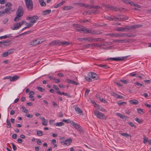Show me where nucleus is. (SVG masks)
I'll return each instance as SVG.
<instances>
[{
	"mask_svg": "<svg viewBox=\"0 0 151 151\" xmlns=\"http://www.w3.org/2000/svg\"><path fill=\"white\" fill-rule=\"evenodd\" d=\"M53 88L55 89V90H57V91H59V88L56 85H54L53 86Z\"/></svg>",
	"mask_w": 151,
	"mask_h": 151,
	"instance_id": "052dcab7",
	"label": "nucleus"
},
{
	"mask_svg": "<svg viewBox=\"0 0 151 151\" xmlns=\"http://www.w3.org/2000/svg\"><path fill=\"white\" fill-rule=\"evenodd\" d=\"M26 7L29 11L32 10L33 8V3L32 0L25 2Z\"/></svg>",
	"mask_w": 151,
	"mask_h": 151,
	"instance_id": "39448f33",
	"label": "nucleus"
},
{
	"mask_svg": "<svg viewBox=\"0 0 151 151\" xmlns=\"http://www.w3.org/2000/svg\"><path fill=\"white\" fill-rule=\"evenodd\" d=\"M68 82L70 83H71V84H74L75 85H77L78 84V83L76 82H75L74 81H73L72 80H70Z\"/></svg>",
	"mask_w": 151,
	"mask_h": 151,
	"instance_id": "79ce46f5",
	"label": "nucleus"
},
{
	"mask_svg": "<svg viewBox=\"0 0 151 151\" xmlns=\"http://www.w3.org/2000/svg\"><path fill=\"white\" fill-rule=\"evenodd\" d=\"M16 16L14 19V21L15 22H17L19 21L21 19L20 17L22 16L18 14H16Z\"/></svg>",
	"mask_w": 151,
	"mask_h": 151,
	"instance_id": "5701e85b",
	"label": "nucleus"
},
{
	"mask_svg": "<svg viewBox=\"0 0 151 151\" xmlns=\"http://www.w3.org/2000/svg\"><path fill=\"white\" fill-rule=\"evenodd\" d=\"M135 120L138 123H142L141 120L139 119L138 118L136 117L135 119Z\"/></svg>",
	"mask_w": 151,
	"mask_h": 151,
	"instance_id": "a18cd8bd",
	"label": "nucleus"
},
{
	"mask_svg": "<svg viewBox=\"0 0 151 151\" xmlns=\"http://www.w3.org/2000/svg\"><path fill=\"white\" fill-rule=\"evenodd\" d=\"M112 35L114 37H119L122 36H125L126 37H131L132 36V35H125V34L124 33H123L122 34H119L117 33H115L113 34Z\"/></svg>",
	"mask_w": 151,
	"mask_h": 151,
	"instance_id": "9b49d317",
	"label": "nucleus"
},
{
	"mask_svg": "<svg viewBox=\"0 0 151 151\" xmlns=\"http://www.w3.org/2000/svg\"><path fill=\"white\" fill-rule=\"evenodd\" d=\"M19 77L16 75H14L13 76L12 78H11L10 79V81H14L16 80H18L19 78Z\"/></svg>",
	"mask_w": 151,
	"mask_h": 151,
	"instance_id": "412c9836",
	"label": "nucleus"
},
{
	"mask_svg": "<svg viewBox=\"0 0 151 151\" xmlns=\"http://www.w3.org/2000/svg\"><path fill=\"white\" fill-rule=\"evenodd\" d=\"M75 111L78 113H82V111L78 107H75Z\"/></svg>",
	"mask_w": 151,
	"mask_h": 151,
	"instance_id": "c756f323",
	"label": "nucleus"
},
{
	"mask_svg": "<svg viewBox=\"0 0 151 151\" xmlns=\"http://www.w3.org/2000/svg\"><path fill=\"white\" fill-rule=\"evenodd\" d=\"M106 18L108 20H109L111 21L112 20H113V18H111L109 17V16H106Z\"/></svg>",
	"mask_w": 151,
	"mask_h": 151,
	"instance_id": "4d7b16f0",
	"label": "nucleus"
},
{
	"mask_svg": "<svg viewBox=\"0 0 151 151\" xmlns=\"http://www.w3.org/2000/svg\"><path fill=\"white\" fill-rule=\"evenodd\" d=\"M38 90L41 92H43L45 91V89L40 87H38Z\"/></svg>",
	"mask_w": 151,
	"mask_h": 151,
	"instance_id": "864d4df0",
	"label": "nucleus"
},
{
	"mask_svg": "<svg viewBox=\"0 0 151 151\" xmlns=\"http://www.w3.org/2000/svg\"><path fill=\"white\" fill-rule=\"evenodd\" d=\"M52 104H53V106L54 107H58V104L55 101H53L52 102Z\"/></svg>",
	"mask_w": 151,
	"mask_h": 151,
	"instance_id": "3c124183",
	"label": "nucleus"
},
{
	"mask_svg": "<svg viewBox=\"0 0 151 151\" xmlns=\"http://www.w3.org/2000/svg\"><path fill=\"white\" fill-rule=\"evenodd\" d=\"M54 120H49V124L50 125H52L54 124Z\"/></svg>",
	"mask_w": 151,
	"mask_h": 151,
	"instance_id": "8fccbe9b",
	"label": "nucleus"
},
{
	"mask_svg": "<svg viewBox=\"0 0 151 151\" xmlns=\"http://www.w3.org/2000/svg\"><path fill=\"white\" fill-rule=\"evenodd\" d=\"M14 49H13L9 50L7 52H6L8 54L10 55L14 52Z\"/></svg>",
	"mask_w": 151,
	"mask_h": 151,
	"instance_id": "58836bf2",
	"label": "nucleus"
},
{
	"mask_svg": "<svg viewBox=\"0 0 151 151\" xmlns=\"http://www.w3.org/2000/svg\"><path fill=\"white\" fill-rule=\"evenodd\" d=\"M17 135L16 134H13L12 135V138L14 139H15L17 137Z\"/></svg>",
	"mask_w": 151,
	"mask_h": 151,
	"instance_id": "6e6d98bb",
	"label": "nucleus"
},
{
	"mask_svg": "<svg viewBox=\"0 0 151 151\" xmlns=\"http://www.w3.org/2000/svg\"><path fill=\"white\" fill-rule=\"evenodd\" d=\"M6 123L7 125V128H10L11 127V123L10 122V121L9 119H7L6 120Z\"/></svg>",
	"mask_w": 151,
	"mask_h": 151,
	"instance_id": "e433bc0d",
	"label": "nucleus"
},
{
	"mask_svg": "<svg viewBox=\"0 0 151 151\" xmlns=\"http://www.w3.org/2000/svg\"><path fill=\"white\" fill-rule=\"evenodd\" d=\"M5 2V0H0V4H4Z\"/></svg>",
	"mask_w": 151,
	"mask_h": 151,
	"instance_id": "338daca9",
	"label": "nucleus"
},
{
	"mask_svg": "<svg viewBox=\"0 0 151 151\" xmlns=\"http://www.w3.org/2000/svg\"><path fill=\"white\" fill-rule=\"evenodd\" d=\"M1 55L3 57H6L8 55V54L7 52H5L3 53H2L1 54Z\"/></svg>",
	"mask_w": 151,
	"mask_h": 151,
	"instance_id": "de8ad7c7",
	"label": "nucleus"
},
{
	"mask_svg": "<svg viewBox=\"0 0 151 151\" xmlns=\"http://www.w3.org/2000/svg\"><path fill=\"white\" fill-rule=\"evenodd\" d=\"M42 132L41 130H38V136H42Z\"/></svg>",
	"mask_w": 151,
	"mask_h": 151,
	"instance_id": "13d9d810",
	"label": "nucleus"
},
{
	"mask_svg": "<svg viewBox=\"0 0 151 151\" xmlns=\"http://www.w3.org/2000/svg\"><path fill=\"white\" fill-rule=\"evenodd\" d=\"M120 134L122 136H124L126 137H131V136L129 134L127 133H120Z\"/></svg>",
	"mask_w": 151,
	"mask_h": 151,
	"instance_id": "bb28decb",
	"label": "nucleus"
},
{
	"mask_svg": "<svg viewBox=\"0 0 151 151\" xmlns=\"http://www.w3.org/2000/svg\"><path fill=\"white\" fill-rule=\"evenodd\" d=\"M72 6H65L63 8V9L64 10H68L72 9Z\"/></svg>",
	"mask_w": 151,
	"mask_h": 151,
	"instance_id": "c85d7f7f",
	"label": "nucleus"
},
{
	"mask_svg": "<svg viewBox=\"0 0 151 151\" xmlns=\"http://www.w3.org/2000/svg\"><path fill=\"white\" fill-rule=\"evenodd\" d=\"M21 27L20 24L19 23H15L14 24V26L11 27L13 30H17Z\"/></svg>",
	"mask_w": 151,
	"mask_h": 151,
	"instance_id": "f8f14e48",
	"label": "nucleus"
},
{
	"mask_svg": "<svg viewBox=\"0 0 151 151\" xmlns=\"http://www.w3.org/2000/svg\"><path fill=\"white\" fill-rule=\"evenodd\" d=\"M120 81L122 82L125 84H127L128 83V81L126 80H120Z\"/></svg>",
	"mask_w": 151,
	"mask_h": 151,
	"instance_id": "603ef678",
	"label": "nucleus"
},
{
	"mask_svg": "<svg viewBox=\"0 0 151 151\" xmlns=\"http://www.w3.org/2000/svg\"><path fill=\"white\" fill-rule=\"evenodd\" d=\"M94 114L97 118L99 119H105L106 118V115L96 110H95L94 111Z\"/></svg>",
	"mask_w": 151,
	"mask_h": 151,
	"instance_id": "7ed1b4c3",
	"label": "nucleus"
},
{
	"mask_svg": "<svg viewBox=\"0 0 151 151\" xmlns=\"http://www.w3.org/2000/svg\"><path fill=\"white\" fill-rule=\"evenodd\" d=\"M123 2L126 4H130L131 1L129 0H121Z\"/></svg>",
	"mask_w": 151,
	"mask_h": 151,
	"instance_id": "49530a36",
	"label": "nucleus"
},
{
	"mask_svg": "<svg viewBox=\"0 0 151 151\" xmlns=\"http://www.w3.org/2000/svg\"><path fill=\"white\" fill-rule=\"evenodd\" d=\"M23 14V11L22 7V6H20L19 7L16 12V14H18L22 16Z\"/></svg>",
	"mask_w": 151,
	"mask_h": 151,
	"instance_id": "6e6552de",
	"label": "nucleus"
},
{
	"mask_svg": "<svg viewBox=\"0 0 151 151\" xmlns=\"http://www.w3.org/2000/svg\"><path fill=\"white\" fill-rule=\"evenodd\" d=\"M117 104L119 105V106H120L122 104H126V103L124 102H120V101H118L117 102Z\"/></svg>",
	"mask_w": 151,
	"mask_h": 151,
	"instance_id": "5fc2aeb1",
	"label": "nucleus"
},
{
	"mask_svg": "<svg viewBox=\"0 0 151 151\" xmlns=\"http://www.w3.org/2000/svg\"><path fill=\"white\" fill-rule=\"evenodd\" d=\"M128 124H129L131 126L133 127L134 128L136 127V126L134 125L132 122H130L128 123Z\"/></svg>",
	"mask_w": 151,
	"mask_h": 151,
	"instance_id": "c03bdc74",
	"label": "nucleus"
},
{
	"mask_svg": "<svg viewBox=\"0 0 151 151\" xmlns=\"http://www.w3.org/2000/svg\"><path fill=\"white\" fill-rule=\"evenodd\" d=\"M75 30L76 31H78L80 32H83L86 33H91L93 34L99 35L101 33V32L99 31H94L92 30H89L85 27H83L81 29H76Z\"/></svg>",
	"mask_w": 151,
	"mask_h": 151,
	"instance_id": "f257e3e1",
	"label": "nucleus"
},
{
	"mask_svg": "<svg viewBox=\"0 0 151 151\" xmlns=\"http://www.w3.org/2000/svg\"><path fill=\"white\" fill-rule=\"evenodd\" d=\"M29 97L30 98H31V99L33 101L35 100V98H34V97L33 95H29Z\"/></svg>",
	"mask_w": 151,
	"mask_h": 151,
	"instance_id": "0e129e2a",
	"label": "nucleus"
},
{
	"mask_svg": "<svg viewBox=\"0 0 151 151\" xmlns=\"http://www.w3.org/2000/svg\"><path fill=\"white\" fill-rule=\"evenodd\" d=\"M139 27L136 26V27H134L133 26H131L130 27H118L116 28V30L117 31H121L122 32L125 31L127 30L132 29L134 28L137 27Z\"/></svg>",
	"mask_w": 151,
	"mask_h": 151,
	"instance_id": "20e7f679",
	"label": "nucleus"
},
{
	"mask_svg": "<svg viewBox=\"0 0 151 151\" xmlns=\"http://www.w3.org/2000/svg\"><path fill=\"white\" fill-rule=\"evenodd\" d=\"M34 94V92L33 91H29V95H33Z\"/></svg>",
	"mask_w": 151,
	"mask_h": 151,
	"instance_id": "680f3d73",
	"label": "nucleus"
},
{
	"mask_svg": "<svg viewBox=\"0 0 151 151\" xmlns=\"http://www.w3.org/2000/svg\"><path fill=\"white\" fill-rule=\"evenodd\" d=\"M97 98L98 100L103 103H106L107 102V101L105 100L102 97L97 96Z\"/></svg>",
	"mask_w": 151,
	"mask_h": 151,
	"instance_id": "a878e982",
	"label": "nucleus"
},
{
	"mask_svg": "<svg viewBox=\"0 0 151 151\" xmlns=\"http://www.w3.org/2000/svg\"><path fill=\"white\" fill-rule=\"evenodd\" d=\"M38 44L37 40L36 39L32 41L29 44L30 45L35 46Z\"/></svg>",
	"mask_w": 151,
	"mask_h": 151,
	"instance_id": "a211bd4d",
	"label": "nucleus"
},
{
	"mask_svg": "<svg viewBox=\"0 0 151 151\" xmlns=\"http://www.w3.org/2000/svg\"><path fill=\"white\" fill-rule=\"evenodd\" d=\"M62 122H65L68 123V124H72L73 122V121L70 120V119H63L62 120Z\"/></svg>",
	"mask_w": 151,
	"mask_h": 151,
	"instance_id": "393cba45",
	"label": "nucleus"
},
{
	"mask_svg": "<svg viewBox=\"0 0 151 151\" xmlns=\"http://www.w3.org/2000/svg\"><path fill=\"white\" fill-rule=\"evenodd\" d=\"M64 124V123L62 122H57L55 124V126H56L61 127Z\"/></svg>",
	"mask_w": 151,
	"mask_h": 151,
	"instance_id": "7c9ffc66",
	"label": "nucleus"
},
{
	"mask_svg": "<svg viewBox=\"0 0 151 151\" xmlns=\"http://www.w3.org/2000/svg\"><path fill=\"white\" fill-rule=\"evenodd\" d=\"M105 6L108 8L110 10H112L113 11H117L119 10V8H117L116 7H114L113 6H106L105 5Z\"/></svg>",
	"mask_w": 151,
	"mask_h": 151,
	"instance_id": "4468645a",
	"label": "nucleus"
},
{
	"mask_svg": "<svg viewBox=\"0 0 151 151\" xmlns=\"http://www.w3.org/2000/svg\"><path fill=\"white\" fill-rule=\"evenodd\" d=\"M40 118L42 121V125L44 126H46L47 125L48 122L45 119L44 117H40Z\"/></svg>",
	"mask_w": 151,
	"mask_h": 151,
	"instance_id": "ddd939ff",
	"label": "nucleus"
},
{
	"mask_svg": "<svg viewBox=\"0 0 151 151\" xmlns=\"http://www.w3.org/2000/svg\"><path fill=\"white\" fill-rule=\"evenodd\" d=\"M135 84H136L137 85L139 86H142V84L139 83L138 82H136L135 83Z\"/></svg>",
	"mask_w": 151,
	"mask_h": 151,
	"instance_id": "774afa93",
	"label": "nucleus"
},
{
	"mask_svg": "<svg viewBox=\"0 0 151 151\" xmlns=\"http://www.w3.org/2000/svg\"><path fill=\"white\" fill-rule=\"evenodd\" d=\"M11 144L12 145V148L14 150H15L17 149V147L15 145L12 143H11Z\"/></svg>",
	"mask_w": 151,
	"mask_h": 151,
	"instance_id": "09e8293b",
	"label": "nucleus"
},
{
	"mask_svg": "<svg viewBox=\"0 0 151 151\" xmlns=\"http://www.w3.org/2000/svg\"><path fill=\"white\" fill-rule=\"evenodd\" d=\"M61 43L62 44L65 45L66 46L70 44V42L65 41H63L62 42H61Z\"/></svg>",
	"mask_w": 151,
	"mask_h": 151,
	"instance_id": "473e14b6",
	"label": "nucleus"
},
{
	"mask_svg": "<svg viewBox=\"0 0 151 151\" xmlns=\"http://www.w3.org/2000/svg\"><path fill=\"white\" fill-rule=\"evenodd\" d=\"M37 16H34L32 17H27L26 19H29L31 20L30 22L29 23H26V24H27L28 26H27L25 27L22 30H23L25 29L28 28L29 27L31 26L32 24L35 23L37 19Z\"/></svg>",
	"mask_w": 151,
	"mask_h": 151,
	"instance_id": "f03ea898",
	"label": "nucleus"
},
{
	"mask_svg": "<svg viewBox=\"0 0 151 151\" xmlns=\"http://www.w3.org/2000/svg\"><path fill=\"white\" fill-rule=\"evenodd\" d=\"M76 4L78 5L80 7H84L86 8H91L92 7L90 5H88L81 2L77 3Z\"/></svg>",
	"mask_w": 151,
	"mask_h": 151,
	"instance_id": "0eeeda50",
	"label": "nucleus"
},
{
	"mask_svg": "<svg viewBox=\"0 0 151 151\" xmlns=\"http://www.w3.org/2000/svg\"><path fill=\"white\" fill-rule=\"evenodd\" d=\"M71 125H73L74 128L77 129H80V126L78 124H77L74 122H73Z\"/></svg>",
	"mask_w": 151,
	"mask_h": 151,
	"instance_id": "2eb2a0df",
	"label": "nucleus"
},
{
	"mask_svg": "<svg viewBox=\"0 0 151 151\" xmlns=\"http://www.w3.org/2000/svg\"><path fill=\"white\" fill-rule=\"evenodd\" d=\"M51 12V9H48L45 10L42 12V14L43 15H46L49 14Z\"/></svg>",
	"mask_w": 151,
	"mask_h": 151,
	"instance_id": "4be33fe9",
	"label": "nucleus"
},
{
	"mask_svg": "<svg viewBox=\"0 0 151 151\" xmlns=\"http://www.w3.org/2000/svg\"><path fill=\"white\" fill-rule=\"evenodd\" d=\"M57 93L60 94V95H65V96H68V94L67 93H65L63 92H62V93H61L60 91H57Z\"/></svg>",
	"mask_w": 151,
	"mask_h": 151,
	"instance_id": "f704fd0d",
	"label": "nucleus"
},
{
	"mask_svg": "<svg viewBox=\"0 0 151 151\" xmlns=\"http://www.w3.org/2000/svg\"><path fill=\"white\" fill-rule=\"evenodd\" d=\"M127 42V41L125 40H116L114 41V42L118 43H125Z\"/></svg>",
	"mask_w": 151,
	"mask_h": 151,
	"instance_id": "aec40b11",
	"label": "nucleus"
},
{
	"mask_svg": "<svg viewBox=\"0 0 151 151\" xmlns=\"http://www.w3.org/2000/svg\"><path fill=\"white\" fill-rule=\"evenodd\" d=\"M99 66L100 67H102L104 68H109V67L107 65L105 64H99Z\"/></svg>",
	"mask_w": 151,
	"mask_h": 151,
	"instance_id": "72a5a7b5",
	"label": "nucleus"
},
{
	"mask_svg": "<svg viewBox=\"0 0 151 151\" xmlns=\"http://www.w3.org/2000/svg\"><path fill=\"white\" fill-rule=\"evenodd\" d=\"M9 41H10V40H6L4 41V44L5 43H8V44L6 45H7V46H9L11 44V42L9 43Z\"/></svg>",
	"mask_w": 151,
	"mask_h": 151,
	"instance_id": "ea45409f",
	"label": "nucleus"
},
{
	"mask_svg": "<svg viewBox=\"0 0 151 151\" xmlns=\"http://www.w3.org/2000/svg\"><path fill=\"white\" fill-rule=\"evenodd\" d=\"M72 142V139H68L63 142H61V143H63L64 145L66 146L69 145Z\"/></svg>",
	"mask_w": 151,
	"mask_h": 151,
	"instance_id": "9d476101",
	"label": "nucleus"
},
{
	"mask_svg": "<svg viewBox=\"0 0 151 151\" xmlns=\"http://www.w3.org/2000/svg\"><path fill=\"white\" fill-rule=\"evenodd\" d=\"M86 79L88 81L91 82L92 81V79H91V78L88 77H86Z\"/></svg>",
	"mask_w": 151,
	"mask_h": 151,
	"instance_id": "e2e57ef3",
	"label": "nucleus"
},
{
	"mask_svg": "<svg viewBox=\"0 0 151 151\" xmlns=\"http://www.w3.org/2000/svg\"><path fill=\"white\" fill-rule=\"evenodd\" d=\"M127 58V56H124L122 57L110 58V59L114 61H122L125 60Z\"/></svg>",
	"mask_w": 151,
	"mask_h": 151,
	"instance_id": "423d86ee",
	"label": "nucleus"
},
{
	"mask_svg": "<svg viewBox=\"0 0 151 151\" xmlns=\"http://www.w3.org/2000/svg\"><path fill=\"white\" fill-rule=\"evenodd\" d=\"M39 3L42 6H46V4L44 1V0H39Z\"/></svg>",
	"mask_w": 151,
	"mask_h": 151,
	"instance_id": "cd10ccee",
	"label": "nucleus"
},
{
	"mask_svg": "<svg viewBox=\"0 0 151 151\" xmlns=\"http://www.w3.org/2000/svg\"><path fill=\"white\" fill-rule=\"evenodd\" d=\"M11 9V7H8L6 8L4 10V11H3V12H4V13H8V12L9 11V10Z\"/></svg>",
	"mask_w": 151,
	"mask_h": 151,
	"instance_id": "4c0bfd02",
	"label": "nucleus"
},
{
	"mask_svg": "<svg viewBox=\"0 0 151 151\" xmlns=\"http://www.w3.org/2000/svg\"><path fill=\"white\" fill-rule=\"evenodd\" d=\"M65 2V1H62L57 4L55 6H54V7L55 8H57L59 7V6H61Z\"/></svg>",
	"mask_w": 151,
	"mask_h": 151,
	"instance_id": "b1692460",
	"label": "nucleus"
},
{
	"mask_svg": "<svg viewBox=\"0 0 151 151\" xmlns=\"http://www.w3.org/2000/svg\"><path fill=\"white\" fill-rule=\"evenodd\" d=\"M130 4L131 5H133L134 6L137 7L138 8H140V6L139 5H138V4H134L133 3V2L132 1H131Z\"/></svg>",
	"mask_w": 151,
	"mask_h": 151,
	"instance_id": "c9c22d12",
	"label": "nucleus"
},
{
	"mask_svg": "<svg viewBox=\"0 0 151 151\" xmlns=\"http://www.w3.org/2000/svg\"><path fill=\"white\" fill-rule=\"evenodd\" d=\"M19 23L20 24V26L21 27V26L23 24H24L25 23V21H24V20H22V21H21L20 22H19Z\"/></svg>",
	"mask_w": 151,
	"mask_h": 151,
	"instance_id": "bf43d9fd",
	"label": "nucleus"
},
{
	"mask_svg": "<svg viewBox=\"0 0 151 151\" xmlns=\"http://www.w3.org/2000/svg\"><path fill=\"white\" fill-rule=\"evenodd\" d=\"M26 116L28 118H32L33 116L32 115L28 114L26 115Z\"/></svg>",
	"mask_w": 151,
	"mask_h": 151,
	"instance_id": "69168bd1",
	"label": "nucleus"
},
{
	"mask_svg": "<svg viewBox=\"0 0 151 151\" xmlns=\"http://www.w3.org/2000/svg\"><path fill=\"white\" fill-rule=\"evenodd\" d=\"M119 19L120 21H124L127 20L128 19V17L124 15L120 16L119 17Z\"/></svg>",
	"mask_w": 151,
	"mask_h": 151,
	"instance_id": "6ab92c4d",
	"label": "nucleus"
},
{
	"mask_svg": "<svg viewBox=\"0 0 151 151\" xmlns=\"http://www.w3.org/2000/svg\"><path fill=\"white\" fill-rule=\"evenodd\" d=\"M116 114L117 116H118L121 119H126L127 118V117L126 116L123 115L119 113H116Z\"/></svg>",
	"mask_w": 151,
	"mask_h": 151,
	"instance_id": "dca6fc26",
	"label": "nucleus"
},
{
	"mask_svg": "<svg viewBox=\"0 0 151 151\" xmlns=\"http://www.w3.org/2000/svg\"><path fill=\"white\" fill-rule=\"evenodd\" d=\"M88 76L93 79L97 80L99 78V76L96 73H90L88 74Z\"/></svg>",
	"mask_w": 151,
	"mask_h": 151,
	"instance_id": "1a4fd4ad",
	"label": "nucleus"
},
{
	"mask_svg": "<svg viewBox=\"0 0 151 151\" xmlns=\"http://www.w3.org/2000/svg\"><path fill=\"white\" fill-rule=\"evenodd\" d=\"M129 102L131 104L137 105L138 103V101L137 100L133 99L129 101Z\"/></svg>",
	"mask_w": 151,
	"mask_h": 151,
	"instance_id": "f3484780",
	"label": "nucleus"
},
{
	"mask_svg": "<svg viewBox=\"0 0 151 151\" xmlns=\"http://www.w3.org/2000/svg\"><path fill=\"white\" fill-rule=\"evenodd\" d=\"M149 141L148 140V138L147 137L145 136L144 138V141L143 142L144 143L146 144Z\"/></svg>",
	"mask_w": 151,
	"mask_h": 151,
	"instance_id": "a19ab883",
	"label": "nucleus"
},
{
	"mask_svg": "<svg viewBox=\"0 0 151 151\" xmlns=\"http://www.w3.org/2000/svg\"><path fill=\"white\" fill-rule=\"evenodd\" d=\"M137 112L140 114H143L144 113L143 110L142 109L138 108L137 109Z\"/></svg>",
	"mask_w": 151,
	"mask_h": 151,
	"instance_id": "2f4dec72",
	"label": "nucleus"
},
{
	"mask_svg": "<svg viewBox=\"0 0 151 151\" xmlns=\"http://www.w3.org/2000/svg\"><path fill=\"white\" fill-rule=\"evenodd\" d=\"M10 37V35H5L3 36L0 37V39H6L7 38H9Z\"/></svg>",
	"mask_w": 151,
	"mask_h": 151,
	"instance_id": "37998d69",
	"label": "nucleus"
}]
</instances>
